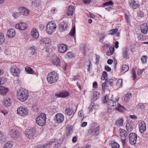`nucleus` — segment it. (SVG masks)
Returning a JSON list of instances; mask_svg holds the SVG:
<instances>
[{
  "instance_id": "43",
  "label": "nucleus",
  "mask_w": 148,
  "mask_h": 148,
  "mask_svg": "<svg viewBox=\"0 0 148 148\" xmlns=\"http://www.w3.org/2000/svg\"><path fill=\"white\" fill-rule=\"evenodd\" d=\"M116 110L120 112H122L124 109V108L122 106H121L119 104L118 105L117 107L115 108Z\"/></svg>"
},
{
  "instance_id": "26",
  "label": "nucleus",
  "mask_w": 148,
  "mask_h": 148,
  "mask_svg": "<svg viewBox=\"0 0 148 148\" xmlns=\"http://www.w3.org/2000/svg\"><path fill=\"white\" fill-rule=\"evenodd\" d=\"M73 127L71 126L67 127L66 129V135L68 136H70L73 132Z\"/></svg>"
},
{
  "instance_id": "29",
  "label": "nucleus",
  "mask_w": 148,
  "mask_h": 148,
  "mask_svg": "<svg viewBox=\"0 0 148 148\" xmlns=\"http://www.w3.org/2000/svg\"><path fill=\"white\" fill-rule=\"evenodd\" d=\"M4 105L6 107L9 106L11 105L10 99H5L3 101Z\"/></svg>"
},
{
  "instance_id": "50",
  "label": "nucleus",
  "mask_w": 148,
  "mask_h": 148,
  "mask_svg": "<svg viewBox=\"0 0 148 148\" xmlns=\"http://www.w3.org/2000/svg\"><path fill=\"white\" fill-rule=\"evenodd\" d=\"M137 107L138 108L141 109L142 110H144L145 109V106L142 103H139L138 104L137 106Z\"/></svg>"
},
{
  "instance_id": "19",
  "label": "nucleus",
  "mask_w": 148,
  "mask_h": 148,
  "mask_svg": "<svg viewBox=\"0 0 148 148\" xmlns=\"http://www.w3.org/2000/svg\"><path fill=\"white\" fill-rule=\"evenodd\" d=\"M108 106V108L109 110H112L115 108L116 103L115 102H114L112 100H108L107 102Z\"/></svg>"
},
{
  "instance_id": "51",
  "label": "nucleus",
  "mask_w": 148,
  "mask_h": 148,
  "mask_svg": "<svg viewBox=\"0 0 148 148\" xmlns=\"http://www.w3.org/2000/svg\"><path fill=\"white\" fill-rule=\"evenodd\" d=\"M54 141L51 142L49 143L46 144L42 146L43 148H49L50 145H51Z\"/></svg>"
},
{
  "instance_id": "16",
  "label": "nucleus",
  "mask_w": 148,
  "mask_h": 148,
  "mask_svg": "<svg viewBox=\"0 0 148 148\" xmlns=\"http://www.w3.org/2000/svg\"><path fill=\"white\" fill-rule=\"evenodd\" d=\"M19 135V133L15 130H12L10 132V136L12 138H17Z\"/></svg>"
},
{
  "instance_id": "59",
  "label": "nucleus",
  "mask_w": 148,
  "mask_h": 148,
  "mask_svg": "<svg viewBox=\"0 0 148 148\" xmlns=\"http://www.w3.org/2000/svg\"><path fill=\"white\" fill-rule=\"evenodd\" d=\"M144 69L140 70V69H138L137 71V74L138 75L140 76L141 74H142L143 71H144Z\"/></svg>"
},
{
  "instance_id": "33",
  "label": "nucleus",
  "mask_w": 148,
  "mask_h": 148,
  "mask_svg": "<svg viewBox=\"0 0 148 148\" xmlns=\"http://www.w3.org/2000/svg\"><path fill=\"white\" fill-rule=\"evenodd\" d=\"M123 122V118L118 119L115 123V124L118 126H121L122 125Z\"/></svg>"
},
{
  "instance_id": "25",
  "label": "nucleus",
  "mask_w": 148,
  "mask_h": 148,
  "mask_svg": "<svg viewBox=\"0 0 148 148\" xmlns=\"http://www.w3.org/2000/svg\"><path fill=\"white\" fill-rule=\"evenodd\" d=\"M119 133L120 136L123 138L127 136L126 131L123 129H120L119 131Z\"/></svg>"
},
{
  "instance_id": "60",
  "label": "nucleus",
  "mask_w": 148,
  "mask_h": 148,
  "mask_svg": "<svg viewBox=\"0 0 148 148\" xmlns=\"http://www.w3.org/2000/svg\"><path fill=\"white\" fill-rule=\"evenodd\" d=\"M96 64H98L99 62V60L100 58L99 56L97 55H96Z\"/></svg>"
},
{
  "instance_id": "47",
  "label": "nucleus",
  "mask_w": 148,
  "mask_h": 148,
  "mask_svg": "<svg viewBox=\"0 0 148 148\" xmlns=\"http://www.w3.org/2000/svg\"><path fill=\"white\" fill-rule=\"evenodd\" d=\"M118 29H113L109 31V34L111 35H113L115 34V33L117 32Z\"/></svg>"
},
{
  "instance_id": "57",
  "label": "nucleus",
  "mask_w": 148,
  "mask_h": 148,
  "mask_svg": "<svg viewBox=\"0 0 148 148\" xmlns=\"http://www.w3.org/2000/svg\"><path fill=\"white\" fill-rule=\"evenodd\" d=\"M20 15V13L19 12H16L14 13L12 15L15 18H16L18 17Z\"/></svg>"
},
{
  "instance_id": "34",
  "label": "nucleus",
  "mask_w": 148,
  "mask_h": 148,
  "mask_svg": "<svg viewBox=\"0 0 148 148\" xmlns=\"http://www.w3.org/2000/svg\"><path fill=\"white\" fill-rule=\"evenodd\" d=\"M114 51V48L113 47H110L109 48V50L106 53V54L108 56L112 55Z\"/></svg>"
},
{
  "instance_id": "36",
  "label": "nucleus",
  "mask_w": 148,
  "mask_h": 148,
  "mask_svg": "<svg viewBox=\"0 0 148 148\" xmlns=\"http://www.w3.org/2000/svg\"><path fill=\"white\" fill-rule=\"evenodd\" d=\"M108 82V79H106L105 82L102 84V89L104 92L106 91L105 87H108V85L107 84Z\"/></svg>"
},
{
  "instance_id": "37",
  "label": "nucleus",
  "mask_w": 148,
  "mask_h": 148,
  "mask_svg": "<svg viewBox=\"0 0 148 148\" xmlns=\"http://www.w3.org/2000/svg\"><path fill=\"white\" fill-rule=\"evenodd\" d=\"M129 69V66L127 64H124L123 65L122 67V71L124 72L127 71Z\"/></svg>"
},
{
  "instance_id": "53",
  "label": "nucleus",
  "mask_w": 148,
  "mask_h": 148,
  "mask_svg": "<svg viewBox=\"0 0 148 148\" xmlns=\"http://www.w3.org/2000/svg\"><path fill=\"white\" fill-rule=\"evenodd\" d=\"M147 57L145 56H144L142 57L141 59L142 63H145L147 62Z\"/></svg>"
},
{
  "instance_id": "55",
  "label": "nucleus",
  "mask_w": 148,
  "mask_h": 148,
  "mask_svg": "<svg viewBox=\"0 0 148 148\" xmlns=\"http://www.w3.org/2000/svg\"><path fill=\"white\" fill-rule=\"evenodd\" d=\"M30 49L32 51L31 53V54L32 55L34 53V52L36 50L35 47L34 46H32V47H31Z\"/></svg>"
},
{
  "instance_id": "24",
  "label": "nucleus",
  "mask_w": 148,
  "mask_h": 148,
  "mask_svg": "<svg viewBox=\"0 0 148 148\" xmlns=\"http://www.w3.org/2000/svg\"><path fill=\"white\" fill-rule=\"evenodd\" d=\"M52 62L54 65H56L57 66H59L60 65V62L59 58L56 57L52 61Z\"/></svg>"
},
{
  "instance_id": "2",
  "label": "nucleus",
  "mask_w": 148,
  "mask_h": 148,
  "mask_svg": "<svg viewBox=\"0 0 148 148\" xmlns=\"http://www.w3.org/2000/svg\"><path fill=\"white\" fill-rule=\"evenodd\" d=\"M47 78L48 82L50 84H52L57 81L58 76L55 72L53 71L48 74Z\"/></svg>"
},
{
  "instance_id": "54",
  "label": "nucleus",
  "mask_w": 148,
  "mask_h": 148,
  "mask_svg": "<svg viewBox=\"0 0 148 148\" xmlns=\"http://www.w3.org/2000/svg\"><path fill=\"white\" fill-rule=\"evenodd\" d=\"M132 77L133 80H134L136 78V73L135 70L134 69H132Z\"/></svg>"
},
{
  "instance_id": "8",
  "label": "nucleus",
  "mask_w": 148,
  "mask_h": 148,
  "mask_svg": "<svg viewBox=\"0 0 148 148\" xmlns=\"http://www.w3.org/2000/svg\"><path fill=\"white\" fill-rule=\"evenodd\" d=\"M10 72L14 76H18L20 72V70L15 66H13L10 70Z\"/></svg>"
},
{
  "instance_id": "45",
  "label": "nucleus",
  "mask_w": 148,
  "mask_h": 148,
  "mask_svg": "<svg viewBox=\"0 0 148 148\" xmlns=\"http://www.w3.org/2000/svg\"><path fill=\"white\" fill-rule=\"evenodd\" d=\"M112 148H119V145L115 142H112L111 144Z\"/></svg>"
},
{
  "instance_id": "14",
  "label": "nucleus",
  "mask_w": 148,
  "mask_h": 148,
  "mask_svg": "<svg viewBox=\"0 0 148 148\" xmlns=\"http://www.w3.org/2000/svg\"><path fill=\"white\" fill-rule=\"evenodd\" d=\"M16 34L15 30L14 29L11 28L9 29L7 33V35L10 38L14 37Z\"/></svg>"
},
{
  "instance_id": "58",
  "label": "nucleus",
  "mask_w": 148,
  "mask_h": 148,
  "mask_svg": "<svg viewBox=\"0 0 148 148\" xmlns=\"http://www.w3.org/2000/svg\"><path fill=\"white\" fill-rule=\"evenodd\" d=\"M66 56L69 58H72L73 56V53L71 52H68L66 54Z\"/></svg>"
},
{
  "instance_id": "38",
  "label": "nucleus",
  "mask_w": 148,
  "mask_h": 148,
  "mask_svg": "<svg viewBox=\"0 0 148 148\" xmlns=\"http://www.w3.org/2000/svg\"><path fill=\"white\" fill-rule=\"evenodd\" d=\"M128 49H125L123 51V56L124 58L128 59L129 57L128 56Z\"/></svg>"
},
{
  "instance_id": "32",
  "label": "nucleus",
  "mask_w": 148,
  "mask_h": 148,
  "mask_svg": "<svg viewBox=\"0 0 148 148\" xmlns=\"http://www.w3.org/2000/svg\"><path fill=\"white\" fill-rule=\"evenodd\" d=\"M99 97V93L96 91L94 92L93 94V97L92 99L93 101H96Z\"/></svg>"
},
{
  "instance_id": "1",
  "label": "nucleus",
  "mask_w": 148,
  "mask_h": 148,
  "mask_svg": "<svg viewBox=\"0 0 148 148\" xmlns=\"http://www.w3.org/2000/svg\"><path fill=\"white\" fill-rule=\"evenodd\" d=\"M17 97L18 100L23 102L28 98L29 94L28 91L23 89H20L17 91Z\"/></svg>"
},
{
  "instance_id": "20",
  "label": "nucleus",
  "mask_w": 148,
  "mask_h": 148,
  "mask_svg": "<svg viewBox=\"0 0 148 148\" xmlns=\"http://www.w3.org/2000/svg\"><path fill=\"white\" fill-rule=\"evenodd\" d=\"M99 127L94 129L89 130L88 132L92 135H97L99 132Z\"/></svg>"
},
{
  "instance_id": "63",
  "label": "nucleus",
  "mask_w": 148,
  "mask_h": 148,
  "mask_svg": "<svg viewBox=\"0 0 148 148\" xmlns=\"http://www.w3.org/2000/svg\"><path fill=\"white\" fill-rule=\"evenodd\" d=\"M77 138L76 136H74L72 139V141L73 143H75L77 141Z\"/></svg>"
},
{
  "instance_id": "17",
  "label": "nucleus",
  "mask_w": 148,
  "mask_h": 148,
  "mask_svg": "<svg viewBox=\"0 0 148 148\" xmlns=\"http://www.w3.org/2000/svg\"><path fill=\"white\" fill-rule=\"evenodd\" d=\"M9 91V89L7 87L1 86H0V94L4 96Z\"/></svg>"
},
{
  "instance_id": "10",
  "label": "nucleus",
  "mask_w": 148,
  "mask_h": 148,
  "mask_svg": "<svg viewBox=\"0 0 148 148\" xmlns=\"http://www.w3.org/2000/svg\"><path fill=\"white\" fill-rule=\"evenodd\" d=\"M18 10L21 15L23 16H27L29 13V10L24 7H21Z\"/></svg>"
},
{
  "instance_id": "15",
  "label": "nucleus",
  "mask_w": 148,
  "mask_h": 148,
  "mask_svg": "<svg viewBox=\"0 0 148 148\" xmlns=\"http://www.w3.org/2000/svg\"><path fill=\"white\" fill-rule=\"evenodd\" d=\"M67 46L63 44L60 45L58 47V51L61 53H64L67 50Z\"/></svg>"
},
{
  "instance_id": "42",
  "label": "nucleus",
  "mask_w": 148,
  "mask_h": 148,
  "mask_svg": "<svg viewBox=\"0 0 148 148\" xmlns=\"http://www.w3.org/2000/svg\"><path fill=\"white\" fill-rule=\"evenodd\" d=\"M126 127L127 130L128 131L130 132L133 129V127L131 125H130L129 123H127L126 125Z\"/></svg>"
},
{
  "instance_id": "9",
  "label": "nucleus",
  "mask_w": 148,
  "mask_h": 148,
  "mask_svg": "<svg viewBox=\"0 0 148 148\" xmlns=\"http://www.w3.org/2000/svg\"><path fill=\"white\" fill-rule=\"evenodd\" d=\"M27 25L24 23H20L15 25L16 28L20 30H24L27 28Z\"/></svg>"
},
{
  "instance_id": "11",
  "label": "nucleus",
  "mask_w": 148,
  "mask_h": 148,
  "mask_svg": "<svg viewBox=\"0 0 148 148\" xmlns=\"http://www.w3.org/2000/svg\"><path fill=\"white\" fill-rule=\"evenodd\" d=\"M64 119V115L62 114L57 113L55 115V118L54 119L56 120L57 122L60 123L62 122Z\"/></svg>"
},
{
  "instance_id": "27",
  "label": "nucleus",
  "mask_w": 148,
  "mask_h": 148,
  "mask_svg": "<svg viewBox=\"0 0 148 148\" xmlns=\"http://www.w3.org/2000/svg\"><path fill=\"white\" fill-rule=\"evenodd\" d=\"M73 6L71 5L69 6L68 10L67 13V15L68 16H72L73 15Z\"/></svg>"
},
{
  "instance_id": "40",
  "label": "nucleus",
  "mask_w": 148,
  "mask_h": 148,
  "mask_svg": "<svg viewBox=\"0 0 148 148\" xmlns=\"http://www.w3.org/2000/svg\"><path fill=\"white\" fill-rule=\"evenodd\" d=\"M25 70L28 73L32 74L33 73V71L31 68L27 67L25 68Z\"/></svg>"
},
{
  "instance_id": "31",
  "label": "nucleus",
  "mask_w": 148,
  "mask_h": 148,
  "mask_svg": "<svg viewBox=\"0 0 148 148\" xmlns=\"http://www.w3.org/2000/svg\"><path fill=\"white\" fill-rule=\"evenodd\" d=\"M80 49L85 54L86 53V50L87 49L86 46L84 44H82L80 45Z\"/></svg>"
},
{
  "instance_id": "39",
  "label": "nucleus",
  "mask_w": 148,
  "mask_h": 148,
  "mask_svg": "<svg viewBox=\"0 0 148 148\" xmlns=\"http://www.w3.org/2000/svg\"><path fill=\"white\" fill-rule=\"evenodd\" d=\"M66 112L68 115H70L72 114L73 111L72 108H69L66 109Z\"/></svg>"
},
{
  "instance_id": "22",
  "label": "nucleus",
  "mask_w": 148,
  "mask_h": 148,
  "mask_svg": "<svg viewBox=\"0 0 148 148\" xmlns=\"http://www.w3.org/2000/svg\"><path fill=\"white\" fill-rule=\"evenodd\" d=\"M31 35L33 38L36 39L39 36L38 32L36 28L32 29L31 32Z\"/></svg>"
},
{
  "instance_id": "46",
  "label": "nucleus",
  "mask_w": 148,
  "mask_h": 148,
  "mask_svg": "<svg viewBox=\"0 0 148 148\" xmlns=\"http://www.w3.org/2000/svg\"><path fill=\"white\" fill-rule=\"evenodd\" d=\"M107 77L106 72L105 71H104L103 72L102 75L101 77V79L103 80L107 79H106V78Z\"/></svg>"
},
{
  "instance_id": "23",
  "label": "nucleus",
  "mask_w": 148,
  "mask_h": 148,
  "mask_svg": "<svg viewBox=\"0 0 148 148\" xmlns=\"http://www.w3.org/2000/svg\"><path fill=\"white\" fill-rule=\"evenodd\" d=\"M69 95V93L67 92H60L59 94H56L55 95L57 97H67Z\"/></svg>"
},
{
  "instance_id": "18",
  "label": "nucleus",
  "mask_w": 148,
  "mask_h": 148,
  "mask_svg": "<svg viewBox=\"0 0 148 148\" xmlns=\"http://www.w3.org/2000/svg\"><path fill=\"white\" fill-rule=\"evenodd\" d=\"M139 130L140 132L143 133L146 130V124L145 122H142L140 123Z\"/></svg>"
},
{
  "instance_id": "48",
  "label": "nucleus",
  "mask_w": 148,
  "mask_h": 148,
  "mask_svg": "<svg viewBox=\"0 0 148 148\" xmlns=\"http://www.w3.org/2000/svg\"><path fill=\"white\" fill-rule=\"evenodd\" d=\"M122 79H119L116 82V84L119 87H120L122 86Z\"/></svg>"
},
{
  "instance_id": "35",
  "label": "nucleus",
  "mask_w": 148,
  "mask_h": 148,
  "mask_svg": "<svg viewBox=\"0 0 148 148\" xmlns=\"http://www.w3.org/2000/svg\"><path fill=\"white\" fill-rule=\"evenodd\" d=\"M132 97V95L131 93L127 94L125 96L124 101L125 102L128 101L130 100Z\"/></svg>"
},
{
  "instance_id": "12",
  "label": "nucleus",
  "mask_w": 148,
  "mask_h": 148,
  "mask_svg": "<svg viewBox=\"0 0 148 148\" xmlns=\"http://www.w3.org/2000/svg\"><path fill=\"white\" fill-rule=\"evenodd\" d=\"M68 27V25L64 21L59 24V30L61 32L66 30Z\"/></svg>"
},
{
  "instance_id": "5",
  "label": "nucleus",
  "mask_w": 148,
  "mask_h": 148,
  "mask_svg": "<svg viewBox=\"0 0 148 148\" xmlns=\"http://www.w3.org/2000/svg\"><path fill=\"white\" fill-rule=\"evenodd\" d=\"M17 113L21 116H23L28 114V110L27 108L21 106L17 108Z\"/></svg>"
},
{
  "instance_id": "52",
  "label": "nucleus",
  "mask_w": 148,
  "mask_h": 148,
  "mask_svg": "<svg viewBox=\"0 0 148 148\" xmlns=\"http://www.w3.org/2000/svg\"><path fill=\"white\" fill-rule=\"evenodd\" d=\"M113 3L112 1L107 2L103 3V5L105 6L107 5H112L113 4Z\"/></svg>"
},
{
  "instance_id": "6",
  "label": "nucleus",
  "mask_w": 148,
  "mask_h": 148,
  "mask_svg": "<svg viewBox=\"0 0 148 148\" xmlns=\"http://www.w3.org/2000/svg\"><path fill=\"white\" fill-rule=\"evenodd\" d=\"M137 136L134 133H131L129 135V140L130 143L132 145H135L136 143Z\"/></svg>"
},
{
  "instance_id": "56",
  "label": "nucleus",
  "mask_w": 148,
  "mask_h": 148,
  "mask_svg": "<svg viewBox=\"0 0 148 148\" xmlns=\"http://www.w3.org/2000/svg\"><path fill=\"white\" fill-rule=\"evenodd\" d=\"M138 15V16L140 17H143L144 16V14L142 11L141 10H140L138 11L137 13Z\"/></svg>"
},
{
  "instance_id": "61",
  "label": "nucleus",
  "mask_w": 148,
  "mask_h": 148,
  "mask_svg": "<svg viewBox=\"0 0 148 148\" xmlns=\"http://www.w3.org/2000/svg\"><path fill=\"white\" fill-rule=\"evenodd\" d=\"M82 1L84 3L88 4L91 2V0H82Z\"/></svg>"
},
{
  "instance_id": "64",
  "label": "nucleus",
  "mask_w": 148,
  "mask_h": 148,
  "mask_svg": "<svg viewBox=\"0 0 148 148\" xmlns=\"http://www.w3.org/2000/svg\"><path fill=\"white\" fill-rule=\"evenodd\" d=\"M113 61L111 59H109L107 61V63L109 64H111L113 63Z\"/></svg>"
},
{
  "instance_id": "13",
  "label": "nucleus",
  "mask_w": 148,
  "mask_h": 148,
  "mask_svg": "<svg viewBox=\"0 0 148 148\" xmlns=\"http://www.w3.org/2000/svg\"><path fill=\"white\" fill-rule=\"evenodd\" d=\"M129 3L130 5L134 9L137 8L140 5L138 1L136 2L135 0H129Z\"/></svg>"
},
{
  "instance_id": "62",
  "label": "nucleus",
  "mask_w": 148,
  "mask_h": 148,
  "mask_svg": "<svg viewBox=\"0 0 148 148\" xmlns=\"http://www.w3.org/2000/svg\"><path fill=\"white\" fill-rule=\"evenodd\" d=\"M105 68V69L108 71H110L111 70V68L107 65H106Z\"/></svg>"
},
{
  "instance_id": "41",
  "label": "nucleus",
  "mask_w": 148,
  "mask_h": 148,
  "mask_svg": "<svg viewBox=\"0 0 148 148\" xmlns=\"http://www.w3.org/2000/svg\"><path fill=\"white\" fill-rule=\"evenodd\" d=\"M5 40L4 36L2 33H0V44L3 43Z\"/></svg>"
},
{
  "instance_id": "7",
  "label": "nucleus",
  "mask_w": 148,
  "mask_h": 148,
  "mask_svg": "<svg viewBox=\"0 0 148 148\" xmlns=\"http://www.w3.org/2000/svg\"><path fill=\"white\" fill-rule=\"evenodd\" d=\"M25 134L28 138H32L35 134V130L34 129H27L25 131Z\"/></svg>"
},
{
  "instance_id": "49",
  "label": "nucleus",
  "mask_w": 148,
  "mask_h": 148,
  "mask_svg": "<svg viewBox=\"0 0 148 148\" xmlns=\"http://www.w3.org/2000/svg\"><path fill=\"white\" fill-rule=\"evenodd\" d=\"M6 81V79L4 77L0 78V84L1 85L4 84Z\"/></svg>"
},
{
  "instance_id": "4",
  "label": "nucleus",
  "mask_w": 148,
  "mask_h": 148,
  "mask_svg": "<svg viewBox=\"0 0 148 148\" xmlns=\"http://www.w3.org/2000/svg\"><path fill=\"white\" fill-rule=\"evenodd\" d=\"M56 28L55 23L51 22H49L47 26V33L50 35L52 34L55 31Z\"/></svg>"
},
{
  "instance_id": "21",
  "label": "nucleus",
  "mask_w": 148,
  "mask_h": 148,
  "mask_svg": "<svg viewBox=\"0 0 148 148\" xmlns=\"http://www.w3.org/2000/svg\"><path fill=\"white\" fill-rule=\"evenodd\" d=\"M140 28L142 33L145 34L147 33L148 27L147 24H142L140 26Z\"/></svg>"
},
{
  "instance_id": "44",
  "label": "nucleus",
  "mask_w": 148,
  "mask_h": 148,
  "mask_svg": "<svg viewBox=\"0 0 148 148\" xmlns=\"http://www.w3.org/2000/svg\"><path fill=\"white\" fill-rule=\"evenodd\" d=\"M75 26H73L70 32V36H73L75 35Z\"/></svg>"
},
{
  "instance_id": "3",
  "label": "nucleus",
  "mask_w": 148,
  "mask_h": 148,
  "mask_svg": "<svg viewBox=\"0 0 148 148\" xmlns=\"http://www.w3.org/2000/svg\"><path fill=\"white\" fill-rule=\"evenodd\" d=\"M46 114L44 113H41L36 118V122L39 125L42 126L46 123Z\"/></svg>"
},
{
  "instance_id": "30",
  "label": "nucleus",
  "mask_w": 148,
  "mask_h": 148,
  "mask_svg": "<svg viewBox=\"0 0 148 148\" xmlns=\"http://www.w3.org/2000/svg\"><path fill=\"white\" fill-rule=\"evenodd\" d=\"M42 42L43 43L46 45L51 44V40L48 38H44L42 39Z\"/></svg>"
},
{
  "instance_id": "28",
  "label": "nucleus",
  "mask_w": 148,
  "mask_h": 148,
  "mask_svg": "<svg viewBox=\"0 0 148 148\" xmlns=\"http://www.w3.org/2000/svg\"><path fill=\"white\" fill-rule=\"evenodd\" d=\"M13 145V142L9 141L5 143L4 145L3 148H12Z\"/></svg>"
}]
</instances>
